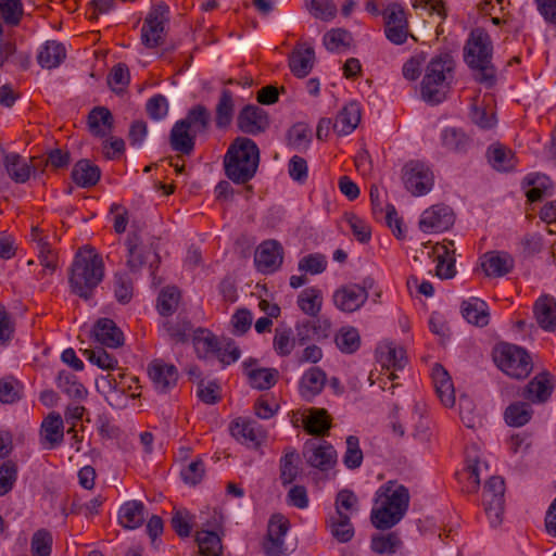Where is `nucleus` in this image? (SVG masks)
I'll return each instance as SVG.
<instances>
[{
	"label": "nucleus",
	"instance_id": "obj_8",
	"mask_svg": "<svg viewBox=\"0 0 556 556\" xmlns=\"http://www.w3.org/2000/svg\"><path fill=\"white\" fill-rule=\"evenodd\" d=\"M504 494L505 482L503 478L494 476L486 480L482 493V504L493 526H497L502 521L505 505Z\"/></svg>",
	"mask_w": 556,
	"mask_h": 556
},
{
	"label": "nucleus",
	"instance_id": "obj_3",
	"mask_svg": "<svg viewBox=\"0 0 556 556\" xmlns=\"http://www.w3.org/2000/svg\"><path fill=\"white\" fill-rule=\"evenodd\" d=\"M258 163L260 150L256 143L250 138L238 137L225 155V173L235 184H247L254 177Z\"/></svg>",
	"mask_w": 556,
	"mask_h": 556
},
{
	"label": "nucleus",
	"instance_id": "obj_4",
	"mask_svg": "<svg viewBox=\"0 0 556 556\" xmlns=\"http://www.w3.org/2000/svg\"><path fill=\"white\" fill-rule=\"evenodd\" d=\"M493 46L483 28H475L465 47V61L476 71V80L489 87L495 83V68L491 63Z\"/></svg>",
	"mask_w": 556,
	"mask_h": 556
},
{
	"label": "nucleus",
	"instance_id": "obj_34",
	"mask_svg": "<svg viewBox=\"0 0 556 556\" xmlns=\"http://www.w3.org/2000/svg\"><path fill=\"white\" fill-rule=\"evenodd\" d=\"M361 122V109L356 102L346 104L336 117L333 129L338 135H349Z\"/></svg>",
	"mask_w": 556,
	"mask_h": 556
},
{
	"label": "nucleus",
	"instance_id": "obj_27",
	"mask_svg": "<svg viewBox=\"0 0 556 556\" xmlns=\"http://www.w3.org/2000/svg\"><path fill=\"white\" fill-rule=\"evenodd\" d=\"M454 251H450L446 244L437 243L428 252L430 257L437 262L435 275L441 279H451L455 276V260L453 257Z\"/></svg>",
	"mask_w": 556,
	"mask_h": 556
},
{
	"label": "nucleus",
	"instance_id": "obj_30",
	"mask_svg": "<svg viewBox=\"0 0 556 556\" xmlns=\"http://www.w3.org/2000/svg\"><path fill=\"white\" fill-rule=\"evenodd\" d=\"M3 167L8 176L16 184H25L31 174L33 167L26 160L14 152L4 153Z\"/></svg>",
	"mask_w": 556,
	"mask_h": 556
},
{
	"label": "nucleus",
	"instance_id": "obj_13",
	"mask_svg": "<svg viewBox=\"0 0 556 556\" xmlns=\"http://www.w3.org/2000/svg\"><path fill=\"white\" fill-rule=\"evenodd\" d=\"M454 222V213L450 206L435 204L422 212L419 228L424 232H441L452 227Z\"/></svg>",
	"mask_w": 556,
	"mask_h": 556
},
{
	"label": "nucleus",
	"instance_id": "obj_46",
	"mask_svg": "<svg viewBox=\"0 0 556 556\" xmlns=\"http://www.w3.org/2000/svg\"><path fill=\"white\" fill-rule=\"evenodd\" d=\"M323 296L321 292L317 288L304 289L299 298L298 305L301 311L308 316H317L321 309Z\"/></svg>",
	"mask_w": 556,
	"mask_h": 556
},
{
	"label": "nucleus",
	"instance_id": "obj_23",
	"mask_svg": "<svg viewBox=\"0 0 556 556\" xmlns=\"http://www.w3.org/2000/svg\"><path fill=\"white\" fill-rule=\"evenodd\" d=\"M431 378L438 397L445 407L455 405V389L450 374L440 364L432 368Z\"/></svg>",
	"mask_w": 556,
	"mask_h": 556
},
{
	"label": "nucleus",
	"instance_id": "obj_5",
	"mask_svg": "<svg viewBox=\"0 0 556 556\" xmlns=\"http://www.w3.org/2000/svg\"><path fill=\"white\" fill-rule=\"evenodd\" d=\"M454 67V60L447 53L430 61L421 81V96L424 100L438 104L446 98Z\"/></svg>",
	"mask_w": 556,
	"mask_h": 556
},
{
	"label": "nucleus",
	"instance_id": "obj_25",
	"mask_svg": "<svg viewBox=\"0 0 556 556\" xmlns=\"http://www.w3.org/2000/svg\"><path fill=\"white\" fill-rule=\"evenodd\" d=\"M514 258L506 252L492 251L482 257V269L489 277H503L514 268Z\"/></svg>",
	"mask_w": 556,
	"mask_h": 556
},
{
	"label": "nucleus",
	"instance_id": "obj_44",
	"mask_svg": "<svg viewBox=\"0 0 556 556\" xmlns=\"http://www.w3.org/2000/svg\"><path fill=\"white\" fill-rule=\"evenodd\" d=\"M525 182L530 187L526 191V197L529 202L541 201L544 197L551 195L552 181L545 175H529L526 177Z\"/></svg>",
	"mask_w": 556,
	"mask_h": 556
},
{
	"label": "nucleus",
	"instance_id": "obj_49",
	"mask_svg": "<svg viewBox=\"0 0 556 556\" xmlns=\"http://www.w3.org/2000/svg\"><path fill=\"white\" fill-rule=\"evenodd\" d=\"M298 462L299 455L293 450L286 451L285 455L280 458L279 471L282 485L292 483L299 476Z\"/></svg>",
	"mask_w": 556,
	"mask_h": 556
},
{
	"label": "nucleus",
	"instance_id": "obj_38",
	"mask_svg": "<svg viewBox=\"0 0 556 556\" xmlns=\"http://www.w3.org/2000/svg\"><path fill=\"white\" fill-rule=\"evenodd\" d=\"M327 527L331 535L339 543L350 542L355 533L354 527L350 519V515H330L329 519L327 520Z\"/></svg>",
	"mask_w": 556,
	"mask_h": 556
},
{
	"label": "nucleus",
	"instance_id": "obj_35",
	"mask_svg": "<svg viewBox=\"0 0 556 556\" xmlns=\"http://www.w3.org/2000/svg\"><path fill=\"white\" fill-rule=\"evenodd\" d=\"M146 518V507L140 501L126 502L118 511V521L126 529L139 528Z\"/></svg>",
	"mask_w": 556,
	"mask_h": 556
},
{
	"label": "nucleus",
	"instance_id": "obj_63",
	"mask_svg": "<svg viewBox=\"0 0 556 556\" xmlns=\"http://www.w3.org/2000/svg\"><path fill=\"white\" fill-rule=\"evenodd\" d=\"M343 463L349 469H356L363 463V452L359 447V440L355 435L346 438V451L343 456Z\"/></svg>",
	"mask_w": 556,
	"mask_h": 556
},
{
	"label": "nucleus",
	"instance_id": "obj_59",
	"mask_svg": "<svg viewBox=\"0 0 556 556\" xmlns=\"http://www.w3.org/2000/svg\"><path fill=\"white\" fill-rule=\"evenodd\" d=\"M401 540L395 533L378 534L371 538V549L377 554H393L400 546Z\"/></svg>",
	"mask_w": 556,
	"mask_h": 556
},
{
	"label": "nucleus",
	"instance_id": "obj_16",
	"mask_svg": "<svg viewBox=\"0 0 556 556\" xmlns=\"http://www.w3.org/2000/svg\"><path fill=\"white\" fill-rule=\"evenodd\" d=\"M377 362L386 369L389 380L397 378L395 371L401 370L407 363L406 352L392 342H383L376 350Z\"/></svg>",
	"mask_w": 556,
	"mask_h": 556
},
{
	"label": "nucleus",
	"instance_id": "obj_20",
	"mask_svg": "<svg viewBox=\"0 0 556 556\" xmlns=\"http://www.w3.org/2000/svg\"><path fill=\"white\" fill-rule=\"evenodd\" d=\"M301 415L303 429L311 435L324 437L331 428V417L325 408L311 407L302 413H293V417Z\"/></svg>",
	"mask_w": 556,
	"mask_h": 556
},
{
	"label": "nucleus",
	"instance_id": "obj_54",
	"mask_svg": "<svg viewBox=\"0 0 556 556\" xmlns=\"http://www.w3.org/2000/svg\"><path fill=\"white\" fill-rule=\"evenodd\" d=\"M180 292L176 287L163 289L157 299V311L162 316L174 314L178 307Z\"/></svg>",
	"mask_w": 556,
	"mask_h": 556
},
{
	"label": "nucleus",
	"instance_id": "obj_62",
	"mask_svg": "<svg viewBox=\"0 0 556 556\" xmlns=\"http://www.w3.org/2000/svg\"><path fill=\"white\" fill-rule=\"evenodd\" d=\"M167 333L179 342H185L188 340L189 336L192 331V325L185 317L178 316L175 321L167 320L163 324Z\"/></svg>",
	"mask_w": 556,
	"mask_h": 556
},
{
	"label": "nucleus",
	"instance_id": "obj_18",
	"mask_svg": "<svg viewBox=\"0 0 556 556\" xmlns=\"http://www.w3.org/2000/svg\"><path fill=\"white\" fill-rule=\"evenodd\" d=\"M231 435L241 444L257 450L266 439V434L256 421L238 419L231 422Z\"/></svg>",
	"mask_w": 556,
	"mask_h": 556
},
{
	"label": "nucleus",
	"instance_id": "obj_64",
	"mask_svg": "<svg viewBox=\"0 0 556 556\" xmlns=\"http://www.w3.org/2000/svg\"><path fill=\"white\" fill-rule=\"evenodd\" d=\"M52 549V535L46 529H40L31 538L33 556H50Z\"/></svg>",
	"mask_w": 556,
	"mask_h": 556
},
{
	"label": "nucleus",
	"instance_id": "obj_50",
	"mask_svg": "<svg viewBox=\"0 0 556 556\" xmlns=\"http://www.w3.org/2000/svg\"><path fill=\"white\" fill-rule=\"evenodd\" d=\"M442 144L450 151L454 152H466L470 146V139L462 130L454 127L446 128L443 130Z\"/></svg>",
	"mask_w": 556,
	"mask_h": 556
},
{
	"label": "nucleus",
	"instance_id": "obj_21",
	"mask_svg": "<svg viewBox=\"0 0 556 556\" xmlns=\"http://www.w3.org/2000/svg\"><path fill=\"white\" fill-rule=\"evenodd\" d=\"M387 38L394 45H403L408 37V22L405 12L399 7L388 9L386 15Z\"/></svg>",
	"mask_w": 556,
	"mask_h": 556
},
{
	"label": "nucleus",
	"instance_id": "obj_58",
	"mask_svg": "<svg viewBox=\"0 0 556 556\" xmlns=\"http://www.w3.org/2000/svg\"><path fill=\"white\" fill-rule=\"evenodd\" d=\"M83 354L90 363L101 369L113 370L118 364L117 359L102 348L86 349L83 351Z\"/></svg>",
	"mask_w": 556,
	"mask_h": 556
},
{
	"label": "nucleus",
	"instance_id": "obj_11",
	"mask_svg": "<svg viewBox=\"0 0 556 556\" xmlns=\"http://www.w3.org/2000/svg\"><path fill=\"white\" fill-rule=\"evenodd\" d=\"M402 179L405 188L414 195L429 192L433 186V174L420 161H409L402 169Z\"/></svg>",
	"mask_w": 556,
	"mask_h": 556
},
{
	"label": "nucleus",
	"instance_id": "obj_26",
	"mask_svg": "<svg viewBox=\"0 0 556 556\" xmlns=\"http://www.w3.org/2000/svg\"><path fill=\"white\" fill-rule=\"evenodd\" d=\"M93 334L100 344L116 349L124 344V334L116 324L110 318H101L93 328Z\"/></svg>",
	"mask_w": 556,
	"mask_h": 556
},
{
	"label": "nucleus",
	"instance_id": "obj_31",
	"mask_svg": "<svg viewBox=\"0 0 556 556\" xmlns=\"http://www.w3.org/2000/svg\"><path fill=\"white\" fill-rule=\"evenodd\" d=\"M326 372L319 367H311L305 371L300 381V392L301 395L311 400L314 396L318 395L326 383Z\"/></svg>",
	"mask_w": 556,
	"mask_h": 556
},
{
	"label": "nucleus",
	"instance_id": "obj_14",
	"mask_svg": "<svg viewBox=\"0 0 556 556\" xmlns=\"http://www.w3.org/2000/svg\"><path fill=\"white\" fill-rule=\"evenodd\" d=\"M268 113L254 104L243 106L237 117L238 128L248 135L257 136L269 127Z\"/></svg>",
	"mask_w": 556,
	"mask_h": 556
},
{
	"label": "nucleus",
	"instance_id": "obj_22",
	"mask_svg": "<svg viewBox=\"0 0 556 556\" xmlns=\"http://www.w3.org/2000/svg\"><path fill=\"white\" fill-rule=\"evenodd\" d=\"M148 374L154 388L162 393H166L175 387L178 380L177 368L161 361L152 362L148 367Z\"/></svg>",
	"mask_w": 556,
	"mask_h": 556
},
{
	"label": "nucleus",
	"instance_id": "obj_43",
	"mask_svg": "<svg viewBox=\"0 0 556 556\" xmlns=\"http://www.w3.org/2000/svg\"><path fill=\"white\" fill-rule=\"evenodd\" d=\"M179 122H185V125L194 134L205 132L211 124V113L206 106L197 104L192 106L186 117Z\"/></svg>",
	"mask_w": 556,
	"mask_h": 556
},
{
	"label": "nucleus",
	"instance_id": "obj_33",
	"mask_svg": "<svg viewBox=\"0 0 556 556\" xmlns=\"http://www.w3.org/2000/svg\"><path fill=\"white\" fill-rule=\"evenodd\" d=\"M462 315L469 324L478 327L486 326L490 320L486 303L477 298L463 301Z\"/></svg>",
	"mask_w": 556,
	"mask_h": 556
},
{
	"label": "nucleus",
	"instance_id": "obj_32",
	"mask_svg": "<svg viewBox=\"0 0 556 556\" xmlns=\"http://www.w3.org/2000/svg\"><path fill=\"white\" fill-rule=\"evenodd\" d=\"M71 176L77 186L90 188L96 186L100 180L101 170L89 160H80L74 165Z\"/></svg>",
	"mask_w": 556,
	"mask_h": 556
},
{
	"label": "nucleus",
	"instance_id": "obj_1",
	"mask_svg": "<svg viewBox=\"0 0 556 556\" xmlns=\"http://www.w3.org/2000/svg\"><path fill=\"white\" fill-rule=\"evenodd\" d=\"M409 505L408 490L396 481H388L376 492L370 520L375 528L388 530L405 516Z\"/></svg>",
	"mask_w": 556,
	"mask_h": 556
},
{
	"label": "nucleus",
	"instance_id": "obj_29",
	"mask_svg": "<svg viewBox=\"0 0 556 556\" xmlns=\"http://www.w3.org/2000/svg\"><path fill=\"white\" fill-rule=\"evenodd\" d=\"M533 313L541 328L547 331L556 329V301L553 296H540L534 303Z\"/></svg>",
	"mask_w": 556,
	"mask_h": 556
},
{
	"label": "nucleus",
	"instance_id": "obj_24",
	"mask_svg": "<svg viewBox=\"0 0 556 556\" xmlns=\"http://www.w3.org/2000/svg\"><path fill=\"white\" fill-rule=\"evenodd\" d=\"M314 48L307 43H298L289 56V67L294 76L306 77L314 65Z\"/></svg>",
	"mask_w": 556,
	"mask_h": 556
},
{
	"label": "nucleus",
	"instance_id": "obj_48",
	"mask_svg": "<svg viewBox=\"0 0 556 556\" xmlns=\"http://www.w3.org/2000/svg\"><path fill=\"white\" fill-rule=\"evenodd\" d=\"M195 541L202 556H219L222 554V540L217 533L205 530L199 531Z\"/></svg>",
	"mask_w": 556,
	"mask_h": 556
},
{
	"label": "nucleus",
	"instance_id": "obj_17",
	"mask_svg": "<svg viewBox=\"0 0 556 556\" xmlns=\"http://www.w3.org/2000/svg\"><path fill=\"white\" fill-rule=\"evenodd\" d=\"M64 440V421L60 413L50 412L41 421L39 443L43 450H54Z\"/></svg>",
	"mask_w": 556,
	"mask_h": 556
},
{
	"label": "nucleus",
	"instance_id": "obj_42",
	"mask_svg": "<svg viewBox=\"0 0 556 556\" xmlns=\"http://www.w3.org/2000/svg\"><path fill=\"white\" fill-rule=\"evenodd\" d=\"M470 118L473 124L483 129L492 128L496 124L494 106L491 102L475 100L471 105Z\"/></svg>",
	"mask_w": 556,
	"mask_h": 556
},
{
	"label": "nucleus",
	"instance_id": "obj_15",
	"mask_svg": "<svg viewBox=\"0 0 556 556\" xmlns=\"http://www.w3.org/2000/svg\"><path fill=\"white\" fill-rule=\"evenodd\" d=\"M303 455L307 464L320 471H327L337 464V451L326 442L307 441L304 445Z\"/></svg>",
	"mask_w": 556,
	"mask_h": 556
},
{
	"label": "nucleus",
	"instance_id": "obj_10",
	"mask_svg": "<svg viewBox=\"0 0 556 556\" xmlns=\"http://www.w3.org/2000/svg\"><path fill=\"white\" fill-rule=\"evenodd\" d=\"M167 12L168 8L165 4H157L144 18L141 28V42L147 48L153 49L164 43Z\"/></svg>",
	"mask_w": 556,
	"mask_h": 556
},
{
	"label": "nucleus",
	"instance_id": "obj_12",
	"mask_svg": "<svg viewBox=\"0 0 556 556\" xmlns=\"http://www.w3.org/2000/svg\"><path fill=\"white\" fill-rule=\"evenodd\" d=\"M290 522L281 515H274L268 523L267 534L262 543L265 556H283L286 554L285 536Z\"/></svg>",
	"mask_w": 556,
	"mask_h": 556
},
{
	"label": "nucleus",
	"instance_id": "obj_36",
	"mask_svg": "<svg viewBox=\"0 0 556 556\" xmlns=\"http://www.w3.org/2000/svg\"><path fill=\"white\" fill-rule=\"evenodd\" d=\"M486 156L490 164L497 170L508 172L516 166L515 153L507 147L494 143L489 147Z\"/></svg>",
	"mask_w": 556,
	"mask_h": 556
},
{
	"label": "nucleus",
	"instance_id": "obj_40",
	"mask_svg": "<svg viewBox=\"0 0 556 556\" xmlns=\"http://www.w3.org/2000/svg\"><path fill=\"white\" fill-rule=\"evenodd\" d=\"M114 118L109 109L97 106L88 116L90 131L99 137H104L113 128Z\"/></svg>",
	"mask_w": 556,
	"mask_h": 556
},
{
	"label": "nucleus",
	"instance_id": "obj_53",
	"mask_svg": "<svg viewBox=\"0 0 556 556\" xmlns=\"http://www.w3.org/2000/svg\"><path fill=\"white\" fill-rule=\"evenodd\" d=\"M23 14L21 0H0V16L7 25L12 27L20 25Z\"/></svg>",
	"mask_w": 556,
	"mask_h": 556
},
{
	"label": "nucleus",
	"instance_id": "obj_39",
	"mask_svg": "<svg viewBox=\"0 0 556 556\" xmlns=\"http://www.w3.org/2000/svg\"><path fill=\"white\" fill-rule=\"evenodd\" d=\"M552 383L547 374L533 378L523 390V397L536 403L545 402L552 393Z\"/></svg>",
	"mask_w": 556,
	"mask_h": 556
},
{
	"label": "nucleus",
	"instance_id": "obj_9",
	"mask_svg": "<svg viewBox=\"0 0 556 556\" xmlns=\"http://www.w3.org/2000/svg\"><path fill=\"white\" fill-rule=\"evenodd\" d=\"M374 280L367 278L363 285L349 283L340 287L333 293L336 307L345 313H353L361 308L368 299V288H371Z\"/></svg>",
	"mask_w": 556,
	"mask_h": 556
},
{
	"label": "nucleus",
	"instance_id": "obj_60",
	"mask_svg": "<svg viewBox=\"0 0 556 556\" xmlns=\"http://www.w3.org/2000/svg\"><path fill=\"white\" fill-rule=\"evenodd\" d=\"M351 34L340 28L331 29L324 36V45L326 49L331 52L348 48L351 43Z\"/></svg>",
	"mask_w": 556,
	"mask_h": 556
},
{
	"label": "nucleus",
	"instance_id": "obj_57",
	"mask_svg": "<svg viewBox=\"0 0 556 556\" xmlns=\"http://www.w3.org/2000/svg\"><path fill=\"white\" fill-rule=\"evenodd\" d=\"M531 413L527 403L511 404L505 410V420L509 426L521 427L530 420Z\"/></svg>",
	"mask_w": 556,
	"mask_h": 556
},
{
	"label": "nucleus",
	"instance_id": "obj_56",
	"mask_svg": "<svg viewBox=\"0 0 556 556\" xmlns=\"http://www.w3.org/2000/svg\"><path fill=\"white\" fill-rule=\"evenodd\" d=\"M296 342L293 332L290 328H277L275 330V337L273 346L275 352L280 356H288L291 354Z\"/></svg>",
	"mask_w": 556,
	"mask_h": 556
},
{
	"label": "nucleus",
	"instance_id": "obj_52",
	"mask_svg": "<svg viewBox=\"0 0 556 556\" xmlns=\"http://www.w3.org/2000/svg\"><path fill=\"white\" fill-rule=\"evenodd\" d=\"M222 340L204 329H198L194 332L193 344L199 356H206L208 353L219 351Z\"/></svg>",
	"mask_w": 556,
	"mask_h": 556
},
{
	"label": "nucleus",
	"instance_id": "obj_45",
	"mask_svg": "<svg viewBox=\"0 0 556 556\" xmlns=\"http://www.w3.org/2000/svg\"><path fill=\"white\" fill-rule=\"evenodd\" d=\"M462 490L466 493H476L480 486V463L478 459L467 458V465L458 473Z\"/></svg>",
	"mask_w": 556,
	"mask_h": 556
},
{
	"label": "nucleus",
	"instance_id": "obj_6",
	"mask_svg": "<svg viewBox=\"0 0 556 556\" xmlns=\"http://www.w3.org/2000/svg\"><path fill=\"white\" fill-rule=\"evenodd\" d=\"M494 361L508 376L523 379L532 370L530 355L522 348L510 343H500L494 350Z\"/></svg>",
	"mask_w": 556,
	"mask_h": 556
},
{
	"label": "nucleus",
	"instance_id": "obj_41",
	"mask_svg": "<svg viewBox=\"0 0 556 556\" xmlns=\"http://www.w3.org/2000/svg\"><path fill=\"white\" fill-rule=\"evenodd\" d=\"M66 51L62 43L47 41L38 53V63L45 68H54L65 59Z\"/></svg>",
	"mask_w": 556,
	"mask_h": 556
},
{
	"label": "nucleus",
	"instance_id": "obj_55",
	"mask_svg": "<svg viewBox=\"0 0 556 556\" xmlns=\"http://www.w3.org/2000/svg\"><path fill=\"white\" fill-rule=\"evenodd\" d=\"M250 383L253 388L266 390L273 387L278 377L277 369L258 368L247 371Z\"/></svg>",
	"mask_w": 556,
	"mask_h": 556
},
{
	"label": "nucleus",
	"instance_id": "obj_37",
	"mask_svg": "<svg viewBox=\"0 0 556 556\" xmlns=\"http://www.w3.org/2000/svg\"><path fill=\"white\" fill-rule=\"evenodd\" d=\"M235 114L233 94L229 89H222L215 106V124L217 128L228 127Z\"/></svg>",
	"mask_w": 556,
	"mask_h": 556
},
{
	"label": "nucleus",
	"instance_id": "obj_28",
	"mask_svg": "<svg viewBox=\"0 0 556 556\" xmlns=\"http://www.w3.org/2000/svg\"><path fill=\"white\" fill-rule=\"evenodd\" d=\"M194 134L185 125V122H176L170 130L169 143L174 151L184 155H190L195 144Z\"/></svg>",
	"mask_w": 556,
	"mask_h": 556
},
{
	"label": "nucleus",
	"instance_id": "obj_47",
	"mask_svg": "<svg viewBox=\"0 0 556 556\" xmlns=\"http://www.w3.org/2000/svg\"><path fill=\"white\" fill-rule=\"evenodd\" d=\"M334 342L342 353L353 354L361 346L358 330L354 327H342L336 334Z\"/></svg>",
	"mask_w": 556,
	"mask_h": 556
},
{
	"label": "nucleus",
	"instance_id": "obj_51",
	"mask_svg": "<svg viewBox=\"0 0 556 556\" xmlns=\"http://www.w3.org/2000/svg\"><path fill=\"white\" fill-rule=\"evenodd\" d=\"M58 387L68 396L81 400L87 395V389L70 371H61L58 376Z\"/></svg>",
	"mask_w": 556,
	"mask_h": 556
},
{
	"label": "nucleus",
	"instance_id": "obj_61",
	"mask_svg": "<svg viewBox=\"0 0 556 556\" xmlns=\"http://www.w3.org/2000/svg\"><path fill=\"white\" fill-rule=\"evenodd\" d=\"M37 248L39 252L38 256L40 264L43 266L41 271L42 276H45L47 273H53L56 268V253L53 251L46 238L38 239Z\"/></svg>",
	"mask_w": 556,
	"mask_h": 556
},
{
	"label": "nucleus",
	"instance_id": "obj_2",
	"mask_svg": "<svg viewBox=\"0 0 556 556\" xmlns=\"http://www.w3.org/2000/svg\"><path fill=\"white\" fill-rule=\"evenodd\" d=\"M103 277L102 256L91 247L79 249L70 268L68 282L72 292L86 301L90 300Z\"/></svg>",
	"mask_w": 556,
	"mask_h": 556
},
{
	"label": "nucleus",
	"instance_id": "obj_7",
	"mask_svg": "<svg viewBox=\"0 0 556 556\" xmlns=\"http://www.w3.org/2000/svg\"><path fill=\"white\" fill-rule=\"evenodd\" d=\"M125 245L127 248V267L130 271L136 273L149 263L151 276L155 278V269L161 262L160 255L152 248L143 244V240L139 229H132L126 238Z\"/></svg>",
	"mask_w": 556,
	"mask_h": 556
},
{
	"label": "nucleus",
	"instance_id": "obj_19",
	"mask_svg": "<svg viewBox=\"0 0 556 556\" xmlns=\"http://www.w3.org/2000/svg\"><path fill=\"white\" fill-rule=\"evenodd\" d=\"M254 262L264 274L275 271L282 263V247L275 240L264 241L255 252Z\"/></svg>",
	"mask_w": 556,
	"mask_h": 556
}]
</instances>
